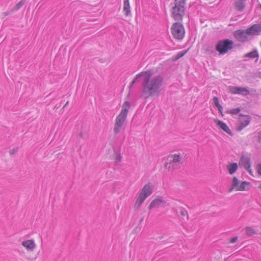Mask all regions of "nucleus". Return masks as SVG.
Segmentation results:
<instances>
[{
    "instance_id": "obj_6",
    "label": "nucleus",
    "mask_w": 261,
    "mask_h": 261,
    "mask_svg": "<svg viewBox=\"0 0 261 261\" xmlns=\"http://www.w3.org/2000/svg\"><path fill=\"white\" fill-rule=\"evenodd\" d=\"M130 107V104L128 101H125L123 105L122 109L120 113L116 117L115 123L123 126L125 121L126 120L128 110Z\"/></svg>"
},
{
    "instance_id": "obj_14",
    "label": "nucleus",
    "mask_w": 261,
    "mask_h": 261,
    "mask_svg": "<svg viewBox=\"0 0 261 261\" xmlns=\"http://www.w3.org/2000/svg\"><path fill=\"white\" fill-rule=\"evenodd\" d=\"M22 245L28 250L32 251L35 247L34 242L31 240H28L22 242Z\"/></svg>"
},
{
    "instance_id": "obj_3",
    "label": "nucleus",
    "mask_w": 261,
    "mask_h": 261,
    "mask_svg": "<svg viewBox=\"0 0 261 261\" xmlns=\"http://www.w3.org/2000/svg\"><path fill=\"white\" fill-rule=\"evenodd\" d=\"M233 42L229 39L220 40L218 41L215 49L219 55H225L233 48Z\"/></svg>"
},
{
    "instance_id": "obj_12",
    "label": "nucleus",
    "mask_w": 261,
    "mask_h": 261,
    "mask_svg": "<svg viewBox=\"0 0 261 261\" xmlns=\"http://www.w3.org/2000/svg\"><path fill=\"white\" fill-rule=\"evenodd\" d=\"M215 122L217 124V126L220 127L222 130H223L224 132H225L228 135H230L231 136L232 135V134L230 130V129L229 128V127L227 126V125L223 122V121L218 120V119H215Z\"/></svg>"
},
{
    "instance_id": "obj_36",
    "label": "nucleus",
    "mask_w": 261,
    "mask_h": 261,
    "mask_svg": "<svg viewBox=\"0 0 261 261\" xmlns=\"http://www.w3.org/2000/svg\"><path fill=\"white\" fill-rule=\"evenodd\" d=\"M124 4H127V3H129V0H124Z\"/></svg>"
},
{
    "instance_id": "obj_17",
    "label": "nucleus",
    "mask_w": 261,
    "mask_h": 261,
    "mask_svg": "<svg viewBox=\"0 0 261 261\" xmlns=\"http://www.w3.org/2000/svg\"><path fill=\"white\" fill-rule=\"evenodd\" d=\"M239 184L240 182L238 179L236 177H233L231 188L229 189L228 192H231L234 189H236L237 191V188L240 186Z\"/></svg>"
},
{
    "instance_id": "obj_30",
    "label": "nucleus",
    "mask_w": 261,
    "mask_h": 261,
    "mask_svg": "<svg viewBox=\"0 0 261 261\" xmlns=\"http://www.w3.org/2000/svg\"><path fill=\"white\" fill-rule=\"evenodd\" d=\"M245 127V126H244V125H243L242 123H240L239 124L237 128V130L238 131H241L243 129H244Z\"/></svg>"
},
{
    "instance_id": "obj_24",
    "label": "nucleus",
    "mask_w": 261,
    "mask_h": 261,
    "mask_svg": "<svg viewBox=\"0 0 261 261\" xmlns=\"http://www.w3.org/2000/svg\"><path fill=\"white\" fill-rule=\"evenodd\" d=\"M213 102H214L215 106L218 108V110L219 111L221 112V111L223 109V108H222V106L219 103L218 97L215 96L213 98Z\"/></svg>"
},
{
    "instance_id": "obj_23",
    "label": "nucleus",
    "mask_w": 261,
    "mask_h": 261,
    "mask_svg": "<svg viewBox=\"0 0 261 261\" xmlns=\"http://www.w3.org/2000/svg\"><path fill=\"white\" fill-rule=\"evenodd\" d=\"M240 123L244 125V126L246 127L250 123V118L247 117L246 116L245 117H241L239 119Z\"/></svg>"
},
{
    "instance_id": "obj_13",
    "label": "nucleus",
    "mask_w": 261,
    "mask_h": 261,
    "mask_svg": "<svg viewBox=\"0 0 261 261\" xmlns=\"http://www.w3.org/2000/svg\"><path fill=\"white\" fill-rule=\"evenodd\" d=\"M259 58V55L257 50L256 49H253L252 51L249 52L244 55L243 58H249L250 59H254L256 58V61Z\"/></svg>"
},
{
    "instance_id": "obj_10",
    "label": "nucleus",
    "mask_w": 261,
    "mask_h": 261,
    "mask_svg": "<svg viewBox=\"0 0 261 261\" xmlns=\"http://www.w3.org/2000/svg\"><path fill=\"white\" fill-rule=\"evenodd\" d=\"M239 165L244 168L250 173L252 172L251 169V162L250 158L246 155H242L241 157Z\"/></svg>"
},
{
    "instance_id": "obj_34",
    "label": "nucleus",
    "mask_w": 261,
    "mask_h": 261,
    "mask_svg": "<svg viewBox=\"0 0 261 261\" xmlns=\"http://www.w3.org/2000/svg\"><path fill=\"white\" fill-rule=\"evenodd\" d=\"M258 138L259 140H261V130L258 133Z\"/></svg>"
},
{
    "instance_id": "obj_9",
    "label": "nucleus",
    "mask_w": 261,
    "mask_h": 261,
    "mask_svg": "<svg viewBox=\"0 0 261 261\" xmlns=\"http://www.w3.org/2000/svg\"><path fill=\"white\" fill-rule=\"evenodd\" d=\"M246 33L251 36L259 35L261 34V24L257 23L252 25L246 29Z\"/></svg>"
},
{
    "instance_id": "obj_21",
    "label": "nucleus",
    "mask_w": 261,
    "mask_h": 261,
    "mask_svg": "<svg viewBox=\"0 0 261 261\" xmlns=\"http://www.w3.org/2000/svg\"><path fill=\"white\" fill-rule=\"evenodd\" d=\"M124 15L126 16H130L131 14L129 3L123 4V10Z\"/></svg>"
},
{
    "instance_id": "obj_16",
    "label": "nucleus",
    "mask_w": 261,
    "mask_h": 261,
    "mask_svg": "<svg viewBox=\"0 0 261 261\" xmlns=\"http://www.w3.org/2000/svg\"><path fill=\"white\" fill-rule=\"evenodd\" d=\"M238 168V165L236 163H230L227 166V169L228 170L229 173L230 174H233L237 170Z\"/></svg>"
},
{
    "instance_id": "obj_32",
    "label": "nucleus",
    "mask_w": 261,
    "mask_h": 261,
    "mask_svg": "<svg viewBox=\"0 0 261 261\" xmlns=\"http://www.w3.org/2000/svg\"><path fill=\"white\" fill-rule=\"evenodd\" d=\"M18 149L17 147L13 148L12 149L10 150L9 153L10 154H13L15 153L16 152H17L18 151Z\"/></svg>"
},
{
    "instance_id": "obj_7",
    "label": "nucleus",
    "mask_w": 261,
    "mask_h": 261,
    "mask_svg": "<svg viewBox=\"0 0 261 261\" xmlns=\"http://www.w3.org/2000/svg\"><path fill=\"white\" fill-rule=\"evenodd\" d=\"M248 34L245 30H238L233 32V36L236 39L240 42H245L248 40Z\"/></svg>"
},
{
    "instance_id": "obj_28",
    "label": "nucleus",
    "mask_w": 261,
    "mask_h": 261,
    "mask_svg": "<svg viewBox=\"0 0 261 261\" xmlns=\"http://www.w3.org/2000/svg\"><path fill=\"white\" fill-rule=\"evenodd\" d=\"M122 156L120 153H118L116 155L115 158V162L116 163L120 162L121 161Z\"/></svg>"
},
{
    "instance_id": "obj_18",
    "label": "nucleus",
    "mask_w": 261,
    "mask_h": 261,
    "mask_svg": "<svg viewBox=\"0 0 261 261\" xmlns=\"http://www.w3.org/2000/svg\"><path fill=\"white\" fill-rule=\"evenodd\" d=\"M168 159L169 160L170 163L171 164L180 162L181 157L179 155L175 154L169 155Z\"/></svg>"
},
{
    "instance_id": "obj_20",
    "label": "nucleus",
    "mask_w": 261,
    "mask_h": 261,
    "mask_svg": "<svg viewBox=\"0 0 261 261\" xmlns=\"http://www.w3.org/2000/svg\"><path fill=\"white\" fill-rule=\"evenodd\" d=\"M246 234L248 237L253 236V235L257 234L256 231L252 228L251 227L247 226L244 228Z\"/></svg>"
},
{
    "instance_id": "obj_8",
    "label": "nucleus",
    "mask_w": 261,
    "mask_h": 261,
    "mask_svg": "<svg viewBox=\"0 0 261 261\" xmlns=\"http://www.w3.org/2000/svg\"><path fill=\"white\" fill-rule=\"evenodd\" d=\"M229 90L231 93L233 94L247 96L249 94V91L247 88L230 86L229 87Z\"/></svg>"
},
{
    "instance_id": "obj_35",
    "label": "nucleus",
    "mask_w": 261,
    "mask_h": 261,
    "mask_svg": "<svg viewBox=\"0 0 261 261\" xmlns=\"http://www.w3.org/2000/svg\"><path fill=\"white\" fill-rule=\"evenodd\" d=\"M184 54H182L181 53L178 54V58L184 56Z\"/></svg>"
},
{
    "instance_id": "obj_19",
    "label": "nucleus",
    "mask_w": 261,
    "mask_h": 261,
    "mask_svg": "<svg viewBox=\"0 0 261 261\" xmlns=\"http://www.w3.org/2000/svg\"><path fill=\"white\" fill-rule=\"evenodd\" d=\"M250 182L248 181H242L240 184V186L237 188V191H246L248 190L249 188L247 187V186H249L250 185Z\"/></svg>"
},
{
    "instance_id": "obj_4",
    "label": "nucleus",
    "mask_w": 261,
    "mask_h": 261,
    "mask_svg": "<svg viewBox=\"0 0 261 261\" xmlns=\"http://www.w3.org/2000/svg\"><path fill=\"white\" fill-rule=\"evenodd\" d=\"M153 192L152 188L150 183L145 185L142 188L140 194L136 201L135 206L139 207L144 200L148 197Z\"/></svg>"
},
{
    "instance_id": "obj_2",
    "label": "nucleus",
    "mask_w": 261,
    "mask_h": 261,
    "mask_svg": "<svg viewBox=\"0 0 261 261\" xmlns=\"http://www.w3.org/2000/svg\"><path fill=\"white\" fill-rule=\"evenodd\" d=\"M186 3L179 0H174L171 11L172 17L175 21L182 20L185 15Z\"/></svg>"
},
{
    "instance_id": "obj_37",
    "label": "nucleus",
    "mask_w": 261,
    "mask_h": 261,
    "mask_svg": "<svg viewBox=\"0 0 261 261\" xmlns=\"http://www.w3.org/2000/svg\"><path fill=\"white\" fill-rule=\"evenodd\" d=\"M69 103V101H67L66 104L64 105V107L63 108H65V107H66L67 106V105Z\"/></svg>"
},
{
    "instance_id": "obj_25",
    "label": "nucleus",
    "mask_w": 261,
    "mask_h": 261,
    "mask_svg": "<svg viewBox=\"0 0 261 261\" xmlns=\"http://www.w3.org/2000/svg\"><path fill=\"white\" fill-rule=\"evenodd\" d=\"M24 5V1L23 0L18 2L16 6L13 8V11H17L20 9Z\"/></svg>"
},
{
    "instance_id": "obj_15",
    "label": "nucleus",
    "mask_w": 261,
    "mask_h": 261,
    "mask_svg": "<svg viewBox=\"0 0 261 261\" xmlns=\"http://www.w3.org/2000/svg\"><path fill=\"white\" fill-rule=\"evenodd\" d=\"M245 0H236L234 6L237 10L242 12L245 8L244 2Z\"/></svg>"
},
{
    "instance_id": "obj_31",
    "label": "nucleus",
    "mask_w": 261,
    "mask_h": 261,
    "mask_svg": "<svg viewBox=\"0 0 261 261\" xmlns=\"http://www.w3.org/2000/svg\"><path fill=\"white\" fill-rule=\"evenodd\" d=\"M256 169L258 174L261 175V163L257 165Z\"/></svg>"
},
{
    "instance_id": "obj_1",
    "label": "nucleus",
    "mask_w": 261,
    "mask_h": 261,
    "mask_svg": "<svg viewBox=\"0 0 261 261\" xmlns=\"http://www.w3.org/2000/svg\"><path fill=\"white\" fill-rule=\"evenodd\" d=\"M164 82V77L161 75H157L150 77V72L145 76L142 83V96L147 98L151 96L158 95L161 91Z\"/></svg>"
},
{
    "instance_id": "obj_33",
    "label": "nucleus",
    "mask_w": 261,
    "mask_h": 261,
    "mask_svg": "<svg viewBox=\"0 0 261 261\" xmlns=\"http://www.w3.org/2000/svg\"><path fill=\"white\" fill-rule=\"evenodd\" d=\"M238 240V237H233L230 240V243H236Z\"/></svg>"
},
{
    "instance_id": "obj_29",
    "label": "nucleus",
    "mask_w": 261,
    "mask_h": 261,
    "mask_svg": "<svg viewBox=\"0 0 261 261\" xmlns=\"http://www.w3.org/2000/svg\"><path fill=\"white\" fill-rule=\"evenodd\" d=\"M240 111V109L238 108L232 109L231 110V113L233 114H237L238 113H239Z\"/></svg>"
},
{
    "instance_id": "obj_38",
    "label": "nucleus",
    "mask_w": 261,
    "mask_h": 261,
    "mask_svg": "<svg viewBox=\"0 0 261 261\" xmlns=\"http://www.w3.org/2000/svg\"><path fill=\"white\" fill-rule=\"evenodd\" d=\"M258 188L260 189L261 190V184H259V185L258 186Z\"/></svg>"
},
{
    "instance_id": "obj_11",
    "label": "nucleus",
    "mask_w": 261,
    "mask_h": 261,
    "mask_svg": "<svg viewBox=\"0 0 261 261\" xmlns=\"http://www.w3.org/2000/svg\"><path fill=\"white\" fill-rule=\"evenodd\" d=\"M166 202L163 200L162 197H159V198L153 200L148 207L149 210H151L154 207L158 208L160 206L164 207L166 205Z\"/></svg>"
},
{
    "instance_id": "obj_5",
    "label": "nucleus",
    "mask_w": 261,
    "mask_h": 261,
    "mask_svg": "<svg viewBox=\"0 0 261 261\" xmlns=\"http://www.w3.org/2000/svg\"><path fill=\"white\" fill-rule=\"evenodd\" d=\"M171 30L172 35L175 39L181 40L185 36V28L180 22H177L173 23Z\"/></svg>"
},
{
    "instance_id": "obj_22",
    "label": "nucleus",
    "mask_w": 261,
    "mask_h": 261,
    "mask_svg": "<svg viewBox=\"0 0 261 261\" xmlns=\"http://www.w3.org/2000/svg\"><path fill=\"white\" fill-rule=\"evenodd\" d=\"M147 71H143L140 72V73L137 74L135 77L134 78L133 81L130 83V85L129 86V88H131L132 86L137 82V81L138 80L139 78L140 77L144 76L146 75L147 73Z\"/></svg>"
},
{
    "instance_id": "obj_39",
    "label": "nucleus",
    "mask_w": 261,
    "mask_h": 261,
    "mask_svg": "<svg viewBox=\"0 0 261 261\" xmlns=\"http://www.w3.org/2000/svg\"><path fill=\"white\" fill-rule=\"evenodd\" d=\"M259 7L261 9V4L259 5Z\"/></svg>"
},
{
    "instance_id": "obj_27",
    "label": "nucleus",
    "mask_w": 261,
    "mask_h": 261,
    "mask_svg": "<svg viewBox=\"0 0 261 261\" xmlns=\"http://www.w3.org/2000/svg\"><path fill=\"white\" fill-rule=\"evenodd\" d=\"M179 213L180 215L182 217H185L186 216H188L187 211L184 208L181 207L179 208Z\"/></svg>"
},
{
    "instance_id": "obj_26",
    "label": "nucleus",
    "mask_w": 261,
    "mask_h": 261,
    "mask_svg": "<svg viewBox=\"0 0 261 261\" xmlns=\"http://www.w3.org/2000/svg\"><path fill=\"white\" fill-rule=\"evenodd\" d=\"M122 126L120 124H118L117 123H115V126L114 128V133L115 135L118 134L121 130L122 128Z\"/></svg>"
}]
</instances>
